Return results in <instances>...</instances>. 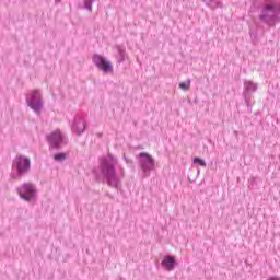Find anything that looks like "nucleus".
Masks as SVG:
<instances>
[{
    "mask_svg": "<svg viewBox=\"0 0 280 280\" xmlns=\"http://www.w3.org/2000/svg\"><path fill=\"white\" fill-rule=\"evenodd\" d=\"M93 62L101 69V71H104V73H110L113 71L110 61L100 55H94Z\"/></svg>",
    "mask_w": 280,
    "mask_h": 280,
    "instance_id": "f257e3e1",
    "label": "nucleus"
},
{
    "mask_svg": "<svg viewBox=\"0 0 280 280\" xmlns=\"http://www.w3.org/2000/svg\"><path fill=\"white\" fill-rule=\"evenodd\" d=\"M14 165L19 174H25V172L30 171V159L20 155L16 158Z\"/></svg>",
    "mask_w": 280,
    "mask_h": 280,
    "instance_id": "f03ea898",
    "label": "nucleus"
},
{
    "mask_svg": "<svg viewBox=\"0 0 280 280\" xmlns=\"http://www.w3.org/2000/svg\"><path fill=\"white\" fill-rule=\"evenodd\" d=\"M34 191V186L32 184H24L22 187L19 188L20 197L27 202L28 200H32Z\"/></svg>",
    "mask_w": 280,
    "mask_h": 280,
    "instance_id": "7ed1b4c3",
    "label": "nucleus"
},
{
    "mask_svg": "<svg viewBox=\"0 0 280 280\" xmlns=\"http://www.w3.org/2000/svg\"><path fill=\"white\" fill-rule=\"evenodd\" d=\"M28 106H31V108L33 110H35L36 113H38L40 110V108H43V103H40V93H38V91H34L31 94V100L28 101Z\"/></svg>",
    "mask_w": 280,
    "mask_h": 280,
    "instance_id": "20e7f679",
    "label": "nucleus"
},
{
    "mask_svg": "<svg viewBox=\"0 0 280 280\" xmlns=\"http://www.w3.org/2000/svg\"><path fill=\"white\" fill-rule=\"evenodd\" d=\"M102 167H103V172L105 174H109V175H114L115 174V158L113 156H107L106 159H104L102 161Z\"/></svg>",
    "mask_w": 280,
    "mask_h": 280,
    "instance_id": "39448f33",
    "label": "nucleus"
},
{
    "mask_svg": "<svg viewBox=\"0 0 280 280\" xmlns=\"http://www.w3.org/2000/svg\"><path fill=\"white\" fill-rule=\"evenodd\" d=\"M63 139L65 137L62 136L60 130H56L49 136L48 141L51 148H58L60 143H62Z\"/></svg>",
    "mask_w": 280,
    "mask_h": 280,
    "instance_id": "423d86ee",
    "label": "nucleus"
},
{
    "mask_svg": "<svg viewBox=\"0 0 280 280\" xmlns=\"http://www.w3.org/2000/svg\"><path fill=\"white\" fill-rule=\"evenodd\" d=\"M139 156L142 159L141 163L144 168L150 170V167H154V159L150 154L142 152Z\"/></svg>",
    "mask_w": 280,
    "mask_h": 280,
    "instance_id": "0eeeda50",
    "label": "nucleus"
},
{
    "mask_svg": "<svg viewBox=\"0 0 280 280\" xmlns=\"http://www.w3.org/2000/svg\"><path fill=\"white\" fill-rule=\"evenodd\" d=\"M175 265H176V259L174 258V256H166L162 261V266L163 268H165V270H172Z\"/></svg>",
    "mask_w": 280,
    "mask_h": 280,
    "instance_id": "6e6552de",
    "label": "nucleus"
},
{
    "mask_svg": "<svg viewBox=\"0 0 280 280\" xmlns=\"http://www.w3.org/2000/svg\"><path fill=\"white\" fill-rule=\"evenodd\" d=\"M179 89H182V91H189V89H191V81L180 82Z\"/></svg>",
    "mask_w": 280,
    "mask_h": 280,
    "instance_id": "1a4fd4ad",
    "label": "nucleus"
},
{
    "mask_svg": "<svg viewBox=\"0 0 280 280\" xmlns=\"http://www.w3.org/2000/svg\"><path fill=\"white\" fill-rule=\"evenodd\" d=\"M55 161H65L67 159V154L65 153H57L54 155Z\"/></svg>",
    "mask_w": 280,
    "mask_h": 280,
    "instance_id": "9d476101",
    "label": "nucleus"
},
{
    "mask_svg": "<svg viewBox=\"0 0 280 280\" xmlns=\"http://www.w3.org/2000/svg\"><path fill=\"white\" fill-rule=\"evenodd\" d=\"M194 163H197L198 165H200L201 167H207V162H205V160L200 159V158H195L194 159Z\"/></svg>",
    "mask_w": 280,
    "mask_h": 280,
    "instance_id": "9b49d317",
    "label": "nucleus"
},
{
    "mask_svg": "<svg viewBox=\"0 0 280 280\" xmlns=\"http://www.w3.org/2000/svg\"><path fill=\"white\" fill-rule=\"evenodd\" d=\"M265 10L267 12H272V10H275V3L266 4Z\"/></svg>",
    "mask_w": 280,
    "mask_h": 280,
    "instance_id": "f8f14e48",
    "label": "nucleus"
},
{
    "mask_svg": "<svg viewBox=\"0 0 280 280\" xmlns=\"http://www.w3.org/2000/svg\"><path fill=\"white\" fill-rule=\"evenodd\" d=\"M79 126H81L79 133H80V132H84V124H83V122H80Z\"/></svg>",
    "mask_w": 280,
    "mask_h": 280,
    "instance_id": "ddd939ff",
    "label": "nucleus"
},
{
    "mask_svg": "<svg viewBox=\"0 0 280 280\" xmlns=\"http://www.w3.org/2000/svg\"><path fill=\"white\" fill-rule=\"evenodd\" d=\"M268 280H280V278H279V277H277V276H275V277H270V278H268Z\"/></svg>",
    "mask_w": 280,
    "mask_h": 280,
    "instance_id": "4468645a",
    "label": "nucleus"
}]
</instances>
